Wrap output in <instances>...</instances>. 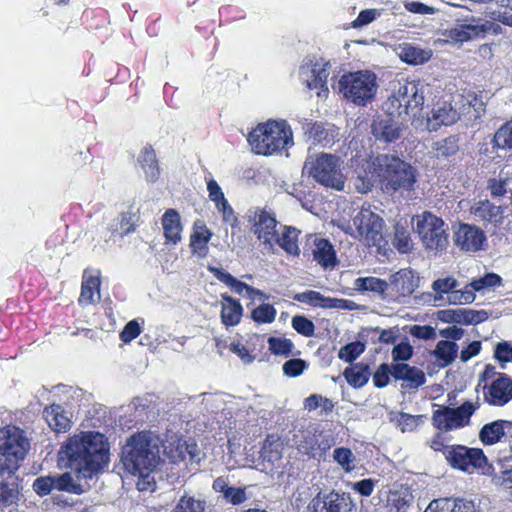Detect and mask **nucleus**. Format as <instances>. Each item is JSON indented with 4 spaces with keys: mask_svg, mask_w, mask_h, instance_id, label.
<instances>
[{
    "mask_svg": "<svg viewBox=\"0 0 512 512\" xmlns=\"http://www.w3.org/2000/svg\"><path fill=\"white\" fill-rule=\"evenodd\" d=\"M69 461V467L84 478L101 469L109 461V447L105 436L99 432H87L71 437L61 450Z\"/></svg>",
    "mask_w": 512,
    "mask_h": 512,
    "instance_id": "f257e3e1",
    "label": "nucleus"
},
{
    "mask_svg": "<svg viewBox=\"0 0 512 512\" xmlns=\"http://www.w3.org/2000/svg\"><path fill=\"white\" fill-rule=\"evenodd\" d=\"M160 445V438L149 431L130 436L121 453L125 470L133 475L152 472L160 461Z\"/></svg>",
    "mask_w": 512,
    "mask_h": 512,
    "instance_id": "f03ea898",
    "label": "nucleus"
},
{
    "mask_svg": "<svg viewBox=\"0 0 512 512\" xmlns=\"http://www.w3.org/2000/svg\"><path fill=\"white\" fill-rule=\"evenodd\" d=\"M378 180L385 192L409 191L416 182L415 169L396 156L382 154L372 161Z\"/></svg>",
    "mask_w": 512,
    "mask_h": 512,
    "instance_id": "7ed1b4c3",
    "label": "nucleus"
},
{
    "mask_svg": "<svg viewBox=\"0 0 512 512\" xmlns=\"http://www.w3.org/2000/svg\"><path fill=\"white\" fill-rule=\"evenodd\" d=\"M248 142L256 154L272 155L293 146V134L285 121L259 124L248 135Z\"/></svg>",
    "mask_w": 512,
    "mask_h": 512,
    "instance_id": "20e7f679",
    "label": "nucleus"
},
{
    "mask_svg": "<svg viewBox=\"0 0 512 512\" xmlns=\"http://www.w3.org/2000/svg\"><path fill=\"white\" fill-rule=\"evenodd\" d=\"M342 163L341 158L334 154H309L303 165V173L326 188L342 191L346 180Z\"/></svg>",
    "mask_w": 512,
    "mask_h": 512,
    "instance_id": "39448f33",
    "label": "nucleus"
},
{
    "mask_svg": "<svg viewBox=\"0 0 512 512\" xmlns=\"http://www.w3.org/2000/svg\"><path fill=\"white\" fill-rule=\"evenodd\" d=\"M426 89L427 86L419 81L399 83L398 88L385 102L387 113L397 117L416 115L424 103Z\"/></svg>",
    "mask_w": 512,
    "mask_h": 512,
    "instance_id": "423d86ee",
    "label": "nucleus"
},
{
    "mask_svg": "<svg viewBox=\"0 0 512 512\" xmlns=\"http://www.w3.org/2000/svg\"><path fill=\"white\" fill-rule=\"evenodd\" d=\"M337 88L345 99L352 103L365 106L370 102L378 89L377 77L371 71H357L344 74L337 82Z\"/></svg>",
    "mask_w": 512,
    "mask_h": 512,
    "instance_id": "0eeeda50",
    "label": "nucleus"
},
{
    "mask_svg": "<svg viewBox=\"0 0 512 512\" xmlns=\"http://www.w3.org/2000/svg\"><path fill=\"white\" fill-rule=\"evenodd\" d=\"M1 433L0 453L2 457L0 464L17 471L30 449V440L26 432L16 426H7L2 429Z\"/></svg>",
    "mask_w": 512,
    "mask_h": 512,
    "instance_id": "6e6552de",
    "label": "nucleus"
},
{
    "mask_svg": "<svg viewBox=\"0 0 512 512\" xmlns=\"http://www.w3.org/2000/svg\"><path fill=\"white\" fill-rule=\"evenodd\" d=\"M415 231L427 250L442 252L448 246V227L431 212H424L414 218Z\"/></svg>",
    "mask_w": 512,
    "mask_h": 512,
    "instance_id": "1a4fd4ad",
    "label": "nucleus"
},
{
    "mask_svg": "<svg viewBox=\"0 0 512 512\" xmlns=\"http://www.w3.org/2000/svg\"><path fill=\"white\" fill-rule=\"evenodd\" d=\"M250 224L251 232L257 237L264 248L273 251L275 247V237L278 233L279 223L275 214L265 208L252 207L247 210L245 215Z\"/></svg>",
    "mask_w": 512,
    "mask_h": 512,
    "instance_id": "9d476101",
    "label": "nucleus"
},
{
    "mask_svg": "<svg viewBox=\"0 0 512 512\" xmlns=\"http://www.w3.org/2000/svg\"><path fill=\"white\" fill-rule=\"evenodd\" d=\"M352 235L367 246H376L382 240V218L369 208H362L352 218Z\"/></svg>",
    "mask_w": 512,
    "mask_h": 512,
    "instance_id": "9b49d317",
    "label": "nucleus"
},
{
    "mask_svg": "<svg viewBox=\"0 0 512 512\" xmlns=\"http://www.w3.org/2000/svg\"><path fill=\"white\" fill-rule=\"evenodd\" d=\"M332 65L324 59L307 60L299 68V79L309 90H315L318 97H326L329 92L328 77Z\"/></svg>",
    "mask_w": 512,
    "mask_h": 512,
    "instance_id": "f8f14e48",
    "label": "nucleus"
},
{
    "mask_svg": "<svg viewBox=\"0 0 512 512\" xmlns=\"http://www.w3.org/2000/svg\"><path fill=\"white\" fill-rule=\"evenodd\" d=\"M444 455L452 467L469 473L487 465L486 456L481 449L477 448L451 445L444 448Z\"/></svg>",
    "mask_w": 512,
    "mask_h": 512,
    "instance_id": "ddd939ff",
    "label": "nucleus"
},
{
    "mask_svg": "<svg viewBox=\"0 0 512 512\" xmlns=\"http://www.w3.org/2000/svg\"><path fill=\"white\" fill-rule=\"evenodd\" d=\"M475 407L470 402H465L458 408L443 407L434 411L432 420L436 428L450 431L464 427L469 423Z\"/></svg>",
    "mask_w": 512,
    "mask_h": 512,
    "instance_id": "4468645a",
    "label": "nucleus"
},
{
    "mask_svg": "<svg viewBox=\"0 0 512 512\" xmlns=\"http://www.w3.org/2000/svg\"><path fill=\"white\" fill-rule=\"evenodd\" d=\"M459 282L451 276L436 279L432 283V289L436 293L435 300H446L449 304L463 305L472 303L475 294L469 290V286L458 289Z\"/></svg>",
    "mask_w": 512,
    "mask_h": 512,
    "instance_id": "2eb2a0df",
    "label": "nucleus"
},
{
    "mask_svg": "<svg viewBox=\"0 0 512 512\" xmlns=\"http://www.w3.org/2000/svg\"><path fill=\"white\" fill-rule=\"evenodd\" d=\"M357 508L347 493L331 491L315 496L307 506V512H356Z\"/></svg>",
    "mask_w": 512,
    "mask_h": 512,
    "instance_id": "dca6fc26",
    "label": "nucleus"
},
{
    "mask_svg": "<svg viewBox=\"0 0 512 512\" xmlns=\"http://www.w3.org/2000/svg\"><path fill=\"white\" fill-rule=\"evenodd\" d=\"M32 487L35 493L41 497L50 494L54 489L74 494L82 493L81 485L68 472L61 475L38 477L34 480Z\"/></svg>",
    "mask_w": 512,
    "mask_h": 512,
    "instance_id": "f3484780",
    "label": "nucleus"
},
{
    "mask_svg": "<svg viewBox=\"0 0 512 512\" xmlns=\"http://www.w3.org/2000/svg\"><path fill=\"white\" fill-rule=\"evenodd\" d=\"M485 241L484 232L480 228L469 224H460L454 234L456 246L466 252L481 250Z\"/></svg>",
    "mask_w": 512,
    "mask_h": 512,
    "instance_id": "a211bd4d",
    "label": "nucleus"
},
{
    "mask_svg": "<svg viewBox=\"0 0 512 512\" xmlns=\"http://www.w3.org/2000/svg\"><path fill=\"white\" fill-rule=\"evenodd\" d=\"M484 398L494 406H503L512 399V379L505 374H499L490 385H485Z\"/></svg>",
    "mask_w": 512,
    "mask_h": 512,
    "instance_id": "6ab92c4d",
    "label": "nucleus"
},
{
    "mask_svg": "<svg viewBox=\"0 0 512 512\" xmlns=\"http://www.w3.org/2000/svg\"><path fill=\"white\" fill-rule=\"evenodd\" d=\"M283 444L274 435H268L263 443L260 459L264 470L272 472L283 465Z\"/></svg>",
    "mask_w": 512,
    "mask_h": 512,
    "instance_id": "aec40b11",
    "label": "nucleus"
},
{
    "mask_svg": "<svg viewBox=\"0 0 512 512\" xmlns=\"http://www.w3.org/2000/svg\"><path fill=\"white\" fill-rule=\"evenodd\" d=\"M14 470L0 464V508H6L17 503L19 488Z\"/></svg>",
    "mask_w": 512,
    "mask_h": 512,
    "instance_id": "412c9836",
    "label": "nucleus"
},
{
    "mask_svg": "<svg viewBox=\"0 0 512 512\" xmlns=\"http://www.w3.org/2000/svg\"><path fill=\"white\" fill-rule=\"evenodd\" d=\"M391 375L396 380H402V388L406 390H417L426 381L425 374L421 369L405 363L393 365Z\"/></svg>",
    "mask_w": 512,
    "mask_h": 512,
    "instance_id": "4be33fe9",
    "label": "nucleus"
},
{
    "mask_svg": "<svg viewBox=\"0 0 512 512\" xmlns=\"http://www.w3.org/2000/svg\"><path fill=\"white\" fill-rule=\"evenodd\" d=\"M511 434L512 421L496 420L482 427L479 438L485 445H493L502 439L507 441Z\"/></svg>",
    "mask_w": 512,
    "mask_h": 512,
    "instance_id": "5701e85b",
    "label": "nucleus"
},
{
    "mask_svg": "<svg viewBox=\"0 0 512 512\" xmlns=\"http://www.w3.org/2000/svg\"><path fill=\"white\" fill-rule=\"evenodd\" d=\"M100 300V276L98 272L93 273L85 270L82 277L81 293L79 304L87 306Z\"/></svg>",
    "mask_w": 512,
    "mask_h": 512,
    "instance_id": "b1692460",
    "label": "nucleus"
},
{
    "mask_svg": "<svg viewBox=\"0 0 512 512\" xmlns=\"http://www.w3.org/2000/svg\"><path fill=\"white\" fill-rule=\"evenodd\" d=\"M293 300L319 308H347V300L326 297L318 291L307 290L296 293Z\"/></svg>",
    "mask_w": 512,
    "mask_h": 512,
    "instance_id": "393cba45",
    "label": "nucleus"
},
{
    "mask_svg": "<svg viewBox=\"0 0 512 512\" xmlns=\"http://www.w3.org/2000/svg\"><path fill=\"white\" fill-rule=\"evenodd\" d=\"M459 119L458 112L450 103H437L427 118L428 128L436 131L442 125L454 124Z\"/></svg>",
    "mask_w": 512,
    "mask_h": 512,
    "instance_id": "a878e982",
    "label": "nucleus"
},
{
    "mask_svg": "<svg viewBox=\"0 0 512 512\" xmlns=\"http://www.w3.org/2000/svg\"><path fill=\"white\" fill-rule=\"evenodd\" d=\"M304 130L309 139L323 147L331 146L339 135L338 129L330 124L307 123Z\"/></svg>",
    "mask_w": 512,
    "mask_h": 512,
    "instance_id": "bb28decb",
    "label": "nucleus"
},
{
    "mask_svg": "<svg viewBox=\"0 0 512 512\" xmlns=\"http://www.w3.org/2000/svg\"><path fill=\"white\" fill-rule=\"evenodd\" d=\"M393 117L394 116H390L388 114L385 118H378L374 120L372 124V134L377 140L389 143L400 137V126Z\"/></svg>",
    "mask_w": 512,
    "mask_h": 512,
    "instance_id": "cd10ccee",
    "label": "nucleus"
},
{
    "mask_svg": "<svg viewBox=\"0 0 512 512\" xmlns=\"http://www.w3.org/2000/svg\"><path fill=\"white\" fill-rule=\"evenodd\" d=\"M164 452L171 459L172 462H179L186 459L189 455L190 459H194L195 444H188L177 435H173L170 439L166 440L163 444Z\"/></svg>",
    "mask_w": 512,
    "mask_h": 512,
    "instance_id": "c85d7f7f",
    "label": "nucleus"
},
{
    "mask_svg": "<svg viewBox=\"0 0 512 512\" xmlns=\"http://www.w3.org/2000/svg\"><path fill=\"white\" fill-rule=\"evenodd\" d=\"M212 487L214 491L220 493L225 502L229 504L239 505L245 502L247 499L245 489L230 486L227 479L223 477H218L215 479Z\"/></svg>",
    "mask_w": 512,
    "mask_h": 512,
    "instance_id": "c756f323",
    "label": "nucleus"
},
{
    "mask_svg": "<svg viewBox=\"0 0 512 512\" xmlns=\"http://www.w3.org/2000/svg\"><path fill=\"white\" fill-rule=\"evenodd\" d=\"M474 217L483 222H489L494 225L501 223L503 218V208L501 205H494L488 200L480 201L471 208Z\"/></svg>",
    "mask_w": 512,
    "mask_h": 512,
    "instance_id": "7c9ffc66",
    "label": "nucleus"
},
{
    "mask_svg": "<svg viewBox=\"0 0 512 512\" xmlns=\"http://www.w3.org/2000/svg\"><path fill=\"white\" fill-rule=\"evenodd\" d=\"M221 321L225 326L237 325L242 317L243 308L240 302L227 294H222Z\"/></svg>",
    "mask_w": 512,
    "mask_h": 512,
    "instance_id": "2f4dec72",
    "label": "nucleus"
},
{
    "mask_svg": "<svg viewBox=\"0 0 512 512\" xmlns=\"http://www.w3.org/2000/svg\"><path fill=\"white\" fill-rule=\"evenodd\" d=\"M164 236L173 244L181 240L182 225L179 213L174 209H168L162 216Z\"/></svg>",
    "mask_w": 512,
    "mask_h": 512,
    "instance_id": "473e14b6",
    "label": "nucleus"
},
{
    "mask_svg": "<svg viewBox=\"0 0 512 512\" xmlns=\"http://www.w3.org/2000/svg\"><path fill=\"white\" fill-rule=\"evenodd\" d=\"M469 41L475 38H483L487 33L497 34L501 27L489 20L476 19L472 17L463 23Z\"/></svg>",
    "mask_w": 512,
    "mask_h": 512,
    "instance_id": "72a5a7b5",
    "label": "nucleus"
},
{
    "mask_svg": "<svg viewBox=\"0 0 512 512\" xmlns=\"http://www.w3.org/2000/svg\"><path fill=\"white\" fill-rule=\"evenodd\" d=\"M398 55L402 61L411 65H421L429 61L432 52L429 49H422L410 43L399 45Z\"/></svg>",
    "mask_w": 512,
    "mask_h": 512,
    "instance_id": "f704fd0d",
    "label": "nucleus"
},
{
    "mask_svg": "<svg viewBox=\"0 0 512 512\" xmlns=\"http://www.w3.org/2000/svg\"><path fill=\"white\" fill-rule=\"evenodd\" d=\"M43 414L49 427L54 431L65 432L70 428V420L60 405L52 404L45 408Z\"/></svg>",
    "mask_w": 512,
    "mask_h": 512,
    "instance_id": "c9c22d12",
    "label": "nucleus"
},
{
    "mask_svg": "<svg viewBox=\"0 0 512 512\" xmlns=\"http://www.w3.org/2000/svg\"><path fill=\"white\" fill-rule=\"evenodd\" d=\"M275 237V245H279L285 252L291 255H299L300 250L297 244L299 231L290 226H281Z\"/></svg>",
    "mask_w": 512,
    "mask_h": 512,
    "instance_id": "e433bc0d",
    "label": "nucleus"
},
{
    "mask_svg": "<svg viewBox=\"0 0 512 512\" xmlns=\"http://www.w3.org/2000/svg\"><path fill=\"white\" fill-rule=\"evenodd\" d=\"M313 256L323 267H333L336 264L335 251L330 242L326 239H314Z\"/></svg>",
    "mask_w": 512,
    "mask_h": 512,
    "instance_id": "4c0bfd02",
    "label": "nucleus"
},
{
    "mask_svg": "<svg viewBox=\"0 0 512 512\" xmlns=\"http://www.w3.org/2000/svg\"><path fill=\"white\" fill-rule=\"evenodd\" d=\"M206 501L190 493H184L174 504L170 512H206Z\"/></svg>",
    "mask_w": 512,
    "mask_h": 512,
    "instance_id": "58836bf2",
    "label": "nucleus"
},
{
    "mask_svg": "<svg viewBox=\"0 0 512 512\" xmlns=\"http://www.w3.org/2000/svg\"><path fill=\"white\" fill-rule=\"evenodd\" d=\"M138 162L141 165L148 181L154 182L158 179L160 170L155 152L151 147H145L142 149Z\"/></svg>",
    "mask_w": 512,
    "mask_h": 512,
    "instance_id": "ea45409f",
    "label": "nucleus"
},
{
    "mask_svg": "<svg viewBox=\"0 0 512 512\" xmlns=\"http://www.w3.org/2000/svg\"><path fill=\"white\" fill-rule=\"evenodd\" d=\"M459 140L457 136H448L432 144L433 156L437 159H448L454 156L459 150Z\"/></svg>",
    "mask_w": 512,
    "mask_h": 512,
    "instance_id": "a19ab883",
    "label": "nucleus"
},
{
    "mask_svg": "<svg viewBox=\"0 0 512 512\" xmlns=\"http://www.w3.org/2000/svg\"><path fill=\"white\" fill-rule=\"evenodd\" d=\"M371 372L364 364H355L344 371V377L354 388L363 387L369 380Z\"/></svg>",
    "mask_w": 512,
    "mask_h": 512,
    "instance_id": "79ce46f5",
    "label": "nucleus"
},
{
    "mask_svg": "<svg viewBox=\"0 0 512 512\" xmlns=\"http://www.w3.org/2000/svg\"><path fill=\"white\" fill-rule=\"evenodd\" d=\"M458 345L453 341L441 340L437 343L433 352L441 366H447L454 361L457 356Z\"/></svg>",
    "mask_w": 512,
    "mask_h": 512,
    "instance_id": "37998d69",
    "label": "nucleus"
},
{
    "mask_svg": "<svg viewBox=\"0 0 512 512\" xmlns=\"http://www.w3.org/2000/svg\"><path fill=\"white\" fill-rule=\"evenodd\" d=\"M455 317L452 318L454 323L458 324H478L488 319V313L484 310H472L459 308L455 309Z\"/></svg>",
    "mask_w": 512,
    "mask_h": 512,
    "instance_id": "c03bdc74",
    "label": "nucleus"
},
{
    "mask_svg": "<svg viewBox=\"0 0 512 512\" xmlns=\"http://www.w3.org/2000/svg\"><path fill=\"white\" fill-rule=\"evenodd\" d=\"M332 457L345 473L355 469L356 456L350 448L338 447L334 449Z\"/></svg>",
    "mask_w": 512,
    "mask_h": 512,
    "instance_id": "a18cd8bd",
    "label": "nucleus"
},
{
    "mask_svg": "<svg viewBox=\"0 0 512 512\" xmlns=\"http://www.w3.org/2000/svg\"><path fill=\"white\" fill-rule=\"evenodd\" d=\"M319 436L316 431L307 430L302 433V439L299 440L297 447L298 450L305 455L310 457H316L318 455V444Z\"/></svg>",
    "mask_w": 512,
    "mask_h": 512,
    "instance_id": "49530a36",
    "label": "nucleus"
},
{
    "mask_svg": "<svg viewBox=\"0 0 512 512\" xmlns=\"http://www.w3.org/2000/svg\"><path fill=\"white\" fill-rule=\"evenodd\" d=\"M368 168V170H363L362 172H359L354 180V186L356 190L362 194L371 191L376 179H378L375 170L372 168V163L369 165Z\"/></svg>",
    "mask_w": 512,
    "mask_h": 512,
    "instance_id": "de8ad7c7",
    "label": "nucleus"
},
{
    "mask_svg": "<svg viewBox=\"0 0 512 512\" xmlns=\"http://www.w3.org/2000/svg\"><path fill=\"white\" fill-rule=\"evenodd\" d=\"M502 285V278L495 273H487L481 278L472 280L467 286L472 293L476 291H484L486 289L495 288Z\"/></svg>",
    "mask_w": 512,
    "mask_h": 512,
    "instance_id": "09e8293b",
    "label": "nucleus"
},
{
    "mask_svg": "<svg viewBox=\"0 0 512 512\" xmlns=\"http://www.w3.org/2000/svg\"><path fill=\"white\" fill-rule=\"evenodd\" d=\"M355 287L358 290L382 294L387 290L388 284L386 281L376 277H360L355 280Z\"/></svg>",
    "mask_w": 512,
    "mask_h": 512,
    "instance_id": "8fccbe9b",
    "label": "nucleus"
},
{
    "mask_svg": "<svg viewBox=\"0 0 512 512\" xmlns=\"http://www.w3.org/2000/svg\"><path fill=\"white\" fill-rule=\"evenodd\" d=\"M392 243L400 253H408L413 249V242L410 232L406 228L399 225L395 227L394 239Z\"/></svg>",
    "mask_w": 512,
    "mask_h": 512,
    "instance_id": "3c124183",
    "label": "nucleus"
},
{
    "mask_svg": "<svg viewBox=\"0 0 512 512\" xmlns=\"http://www.w3.org/2000/svg\"><path fill=\"white\" fill-rule=\"evenodd\" d=\"M212 233L204 225L200 226L191 236V247L200 255H205L207 252V243L211 239Z\"/></svg>",
    "mask_w": 512,
    "mask_h": 512,
    "instance_id": "603ef678",
    "label": "nucleus"
},
{
    "mask_svg": "<svg viewBox=\"0 0 512 512\" xmlns=\"http://www.w3.org/2000/svg\"><path fill=\"white\" fill-rule=\"evenodd\" d=\"M493 141L497 148L512 149V119L496 131Z\"/></svg>",
    "mask_w": 512,
    "mask_h": 512,
    "instance_id": "864d4df0",
    "label": "nucleus"
},
{
    "mask_svg": "<svg viewBox=\"0 0 512 512\" xmlns=\"http://www.w3.org/2000/svg\"><path fill=\"white\" fill-rule=\"evenodd\" d=\"M304 407L308 411H313L320 408L322 412L329 413L333 410L334 404L330 399L326 397H323L319 394H312L305 399Z\"/></svg>",
    "mask_w": 512,
    "mask_h": 512,
    "instance_id": "5fc2aeb1",
    "label": "nucleus"
},
{
    "mask_svg": "<svg viewBox=\"0 0 512 512\" xmlns=\"http://www.w3.org/2000/svg\"><path fill=\"white\" fill-rule=\"evenodd\" d=\"M269 350L275 355L288 356L294 347L291 340L286 338L270 337L268 339Z\"/></svg>",
    "mask_w": 512,
    "mask_h": 512,
    "instance_id": "6e6d98bb",
    "label": "nucleus"
},
{
    "mask_svg": "<svg viewBox=\"0 0 512 512\" xmlns=\"http://www.w3.org/2000/svg\"><path fill=\"white\" fill-rule=\"evenodd\" d=\"M365 351V345L362 342L356 341L343 346L338 357L345 362H352Z\"/></svg>",
    "mask_w": 512,
    "mask_h": 512,
    "instance_id": "4d7b16f0",
    "label": "nucleus"
},
{
    "mask_svg": "<svg viewBox=\"0 0 512 512\" xmlns=\"http://www.w3.org/2000/svg\"><path fill=\"white\" fill-rule=\"evenodd\" d=\"M275 317L276 310L270 304H262L252 311V319L257 323H271Z\"/></svg>",
    "mask_w": 512,
    "mask_h": 512,
    "instance_id": "13d9d810",
    "label": "nucleus"
},
{
    "mask_svg": "<svg viewBox=\"0 0 512 512\" xmlns=\"http://www.w3.org/2000/svg\"><path fill=\"white\" fill-rule=\"evenodd\" d=\"M308 367V363L305 360L299 358H293L287 360L283 366V373L288 377H297L300 376L304 370Z\"/></svg>",
    "mask_w": 512,
    "mask_h": 512,
    "instance_id": "bf43d9fd",
    "label": "nucleus"
},
{
    "mask_svg": "<svg viewBox=\"0 0 512 512\" xmlns=\"http://www.w3.org/2000/svg\"><path fill=\"white\" fill-rule=\"evenodd\" d=\"M421 420V415L414 416L407 413H400L396 419V422L400 430L405 433L414 431L418 427Z\"/></svg>",
    "mask_w": 512,
    "mask_h": 512,
    "instance_id": "052dcab7",
    "label": "nucleus"
},
{
    "mask_svg": "<svg viewBox=\"0 0 512 512\" xmlns=\"http://www.w3.org/2000/svg\"><path fill=\"white\" fill-rule=\"evenodd\" d=\"M292 326L303 336L311 337L314 335L315 326L313 322L304 316H294L292 318Z\"/></svg>",
    "mask_w": 512,
    "mask_h": 512,
    "instance_id": "680f3d73",
    "label": "nucleus"
},
{
    "mask_svg": "<svg viewBox=\"0 0 512 512\" xmlns=\"http://www.w3.org/2000/svg\"><path fill=\"white\" fill-rule=\"evenodd\" d=\"M508 180L502 179V178H494L490 179L488 182V188L491 191L492 196L494 197H500L505 196L506 194H510L508 198L511 200L512 203V191L508 189Z\"/></svg>",
    "mask_w": 512,
    "mask_h": 512,
    "instance_id": "e2e57ef3",
    "label": "nucleus"
},
{
    "mask_svg": "<svg viewBox=\"0 0 512 512\" xmlns=\"http://www.w3.org/2000/svg\"><path fill=\"white\" fill-rule=\"evenodd\" d=\"M381 15L378 9H365L360 11L357 18L352 22L354 28L364 27L373 22L377 17Z\"/></svg>",
    "mask_w": 512,
    "mask_h": 512,
    "instance_id": "0e129e2a",
    "label": "nucleus"
},
{
    "mask_svg": "<svg viewBox=\"0 0 512 512\" xmlns=\"http://www.w3.org/2000/svg\"><path fill=\"white\" fill-rule=\"evenodd\" d=\"M135 215L132 213H122L119 217V226L115 229L121 235H127L135 229Z\"/></svg>",
    "mask_w": 512,
    "mask_h": 512,
    "instance_id": "69168bd1",
    "label": "nucleus"
},
{
    "mask_svg": "<svg viewBox=\"0 0 512 512\" xmlns=\"http://www.w3.org/2000/svg\"><path fill=\"white\" fill-rule=\"evenodd\" d=\"M234 292L238 294H243L244 292L248 295L249 298H254L256 295H262V292L258 289H255L244 282L236 279L235 277L228 285Z\"/></svg>",
    "mask_w": 512,
    "mask_h": 512,
    "instance_id": "338daca9",
    "label": "nucleus"
},
{
    "mask_svg": "<svg viewBox=\"0 0 512 512\" xmlns=\"http://www.w3.org/2000/svg\"><path fill=\"white\" fill-rule=\"evenodd\" d=\"M141 333V328L136 320L129 321L120 333V339L129 343Z\"/></svg>",
    "mask_w": 512,
    "mask_h": 512,
    "instance_id": "774afa93",
    "label": "nucleus"
}]
</instances>
